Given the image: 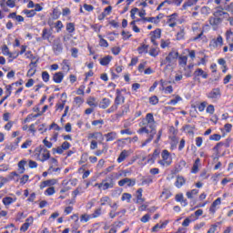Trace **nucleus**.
Returning <instances> with one entry per match:
<instances>
[{"instance_id":"nucleus-2","label":"nucleus","mask_w":233,"mask_h":233,"mask_svg":"<svg viewBox=\"0 0 233 233\" xmlns=\"http://www.w3.org/2000/svg\"><path fill=\"white\" fill-rule=\"evenodd\" d=\"M35 157L38 161L45 163L50 159V151L48 149L38 147L35 149Z\"/></svg>"},{"instance_id":"nucleus-61","label":"nucleus","mask_w":233,"mask_h":233,"mask_svg":"<svg viewBox=\"0 0 233 233\" xmlns=\"http://www.w3.org/2000/svg\"><path fill=\"white\" fill-rule=\"evenodd\" d=\"M210 141H219L221 139V135L214 134L209 137Z\"/></svg>"},{"instance_id":"nucleus-14","label":"nucleus","mask_w":233,"mask_h":233,"mask_svg":"<svg viewBox=\"0 0 233 233\" xmlns=\"http://www.w3.org/2000/svg\"><path fill=\"white\" fill-rule=\"evenodd\" d=\"M115 105H117L119 106V105H123V103H125V96L121 94V90L120 89H116V97H115Z\"/></svg>"},{"instance_id":"nucleus-4","label":"nucleus","mask_w":233,"mask_h":233,"mask_svg":"<svg viewBox=\"0 0 233 233\" xmlns=\"http://www.w3.org/2000/svg\"><path fill=\"white\" fill-rule=\"evenodd\" d=\"M116 182H114V176L109 175L107 177L101 181V191L109 190L114 188Z\"/></svg>"},{"instance_id":"nucleus-9","label":"nucleus","mask_w":233,"mask_h":233,"mask_svg":"<svg viewBox=\"0 0 233 233\" xmlns=\"http://www.w3.org/2000/svg\"><path fill=\"white\" fill-rule=\"evenodd\" d=\"M134 187L136 185V178L125 177L118 181V187Z\"/></svg>"},{"instance_id":"nucleus-44","label":"nucleus","mask_w":233,"mask_h":233,"mask_svg":"<svg viewBox=\"0 0 233 233\" xmlns=\"http://www.w3.org/2000/svg\"><path fill=\"white\" fill-rule=\"evenodd\" d=\"M132 199V195L130 193H123L121 201H127V203H130Z\"/></svg>"},{"instance_id":"nucleus-11","label":"nucleus","mask_w":233,"mask_h":233,"mask_svg":"<svg viewBox=\"0 0 233 233\" xmlns=\"http://www.w3.org/2000/svg\"><path fill=\"white\" fill-rule=\"evenodd\" d=\"M87 139H93V141H99L101 143L103 141V133L101 132H93L87 134Z\"/></svg>"},{"instance_id":"nucleus-34","label":"nucleus","mask_w":233,"mask_h":233,"mask_svg":"<svg viewBox=\"0 0 233 233\" xmlns=\"http://www.w3.org/2000/svg\"><path fill=\"white\" fill-rule=\"evenodd\" d=\"M198 3V0H187L182 5V10H187L190 6H194Z\"/></svg>"},{"instance_id":"nucleus-57","label":"nucleus","mask_w":233,"mask_h":233,"mask_svg":"<svg viewBox=\"0 0 233 233\" xmlns=\"http://www.w3.org/2000/svg\"><path fill=\"white\" fill-rule=\"evenodd\" d=\"M62 68L63 70H66L67 72L68 70H70V63L68 62V60H63Z\"/></svg>"},{"instance_id":"nucleus-10","label":"nucleus","mask_w":233,"mask_h":233,"mask_svg":"<svg viewBox=\"0 0 233 233\" xmlns=\"http://www.w3.org/2000/svg\"><path fill=\"white\" fill-rule=\"evenodd\" d=\"M68 148H70V143L65 141L60 147L53 148V154H63Z\"/></svg>"},{"instance_id":"nucleus-37","label":"nucleus","mask_w":233,"mask_h":233,"mask_svg":"<svg viewBox=\"0 0 233 233\" xmlns=\"http://www.w3.org/2000/svg\"><path fill=\"white\" fill-rule=\"evenodd\" d=\"M110 103H111L110 99L103 98L102 101L100 102L99 106L105 110L106 108H108V106H110Z\"/></svg>"},{"instance_id":"nucleus-29","label":"nucleus","mask_w":233,"mask_h":233,"mask_svg":"<svg viewBox=\"0 0 233 233\" xmlns=\"http://www.w3.org/2000/svg\"><path fill=\"white\" fill-rule=\"evenodd\" d=\"M110 61H112L111 56H106L99 60V63L102 66H106L110 65Z\"/></svg>"},{"instance_id":"nucleus-21","label":"nucleus","mask_w":233,"mask_h":233,"mask_svg":"<svg viewBox=\"0 0 233 233\" xmlns=\"http://www.w3.org/2000/svg\"><path fill=\"white\" fill-rule=\"evenodd\" d=\"M86 104L91 107V108H97V106L99 103L97 102V99L94 96H89L86 100Z\"/></svg>"},{"instance_id":"nucleus-13","label":"nucleus","mask_w":233,"mask_h":233,"mask_svg":"<svg viewBox=\"0 0 233 233\" xmlns=\"http://www.w3.org/2000/svg\"><path fill=\"white\" fill-rule=\"evenodd\" d=\"M177 57H179V53L177 51H171L168 56H166L167 61L168 62V66H172V64Z\"/></svg>"},{"instance_id":"nucleus-27","label":"nucleus","mask_w":233,"mask_h":233,"mask_svg":"<svg viewBox=\"0 0 233 233\" xmlns=\"http://www.w3.org/2000/svg\"><path fill=\"white\" fill-rule=\"evenodd\" d=\"M223 19L222 18H218V17H211L209 18V25H211V26H218V25H221Z\"/></svg>"},{"instance_id":"nucleus-41","label":"nucleus","mask_w":233,"mask_h":233,"mask_svg":"<svg viewBox=\"0 0 233 233\" xmlns=\"http://www.w3.org/2000/svg\"><path fill=\"white\" fill-rule=\"evenodd\" d=\"M194 126H190V125H187L184 127V130L187 134H188L189 136H192V137H194Z\"/></svg>"},{"instance_id":"nucleus-18","label":"nucleus","mask_w":233,"mask_h":233,"mask_svg":"<svg viewBox=\"0 0 233 233\" xmlns=\"http://www.w3.org/2000/svg\"><path fill=\"white\" fill-rule=\"evenodd\" d=\"M194 79L195 81L198 80V77H202L203 79H207L208 77V74H207V72L203 71V69L201 68H198L195 72H194Z\"/></svg>"},{"instance_id":"nucleus-59","label":"nucleus","mask_w":233,"mask_h":233,"mask_svg":"<svg viewBox=\"0 0 233 233\" xmlns=\"http://www.w3.org/2000/svg\"><path fill=\"white\" fill-rule=\"evenodd\" d=\"M118 105H116V103H114L113 106H111L107 110H106V113L107 114H112V112H116V110H117L118 108Z\"/></svg>"},{"instance_id":"nucleus-5","label":"nucleus","mask_w":233,"mask_h":233,"mask_svg":"<svg viewBox=\"0 0 233 233\" xmlns=\"http://www.w3.org/2000/svg\"><path fill=\"white\" fill-rule=\"evenodd\" d=\"M19 143H21V137L15 138L14 142L5 144V152H15V150H17V148H19Z\"/></svg>"},{"instance_id":"nucleus-38","label":"nucleus","mask_w":233,"mask_h":233,"mask_svg":"<svg viewBox=\"0 0 233 233\" xmlns=\"http://www.w3.org/2000/svg\"><path fill=\"white\" fill-rule=\"evenodd\" d=\"M145 199H143V188H138L137 191V203H143Z\"/></svg>"},{"instance_id":"nucleus-17","label":"nucleus","mask_w":233,"mask_h":233,"mask_svg":"<svg viewBox=\"0 0 233 233\" xmlns=\"http://www.w3.org/2000/svg\"><path fill=\"white\" fill-rule=\"evenodd\" d=\"M57 184V180L56 179H48L46 181H43L40 183V188L41 190H43V188H46V187H54V185Z\"/></svg>"},{"instance_id":"nucleus-33","label":"nucleus","mask_w":233,"mask_h":233,"mask_svg":"<svg viewBox=\"0 0 233 233\" xmlns=\"http://www.w3.org/2000/svg\"><path fill=\"white\" fill-rule=\"evenodd\" d=\"M201 162V160L199 158H197L195 160V163L193 164L191 172L192 174H198L199 172V163Z\"/></svg>"},{"instance_id":"nucleus-54","label":"nucleus","mask_w":233,"mask_h":233,"mask_svg":"<svg viewBox=\"0 0 233 233\" xmlns=\"http://www.w3.org/2000/svg\"><path fill=\"white\" fill-rule=\"evenodd\" d=\"M12 86H14V83L12 85L5 86V97L12 96Z\"/></svg>"},{"instance_id":"nucleus-53","label":"nucleus","mask_w":233,"mask_h":233,"mask_svg":"<svg viewBox=\"0 0 233 233\" xmlns=\"http://www.w3.org/2000/svg\"><path fill=\"white\" fill-rule=\"evenodd\" d=\"M42 79L44 83H48L50 81V74L46 71L42 72Z\"/></svg>"},{"instance_id":"nucleus-20","label":"nucleus","mask_w":233,"mask_h":233,"mask_svg":"<svg viewBox=\"0 0 233 233\" xmlns=\"http://www.w3.org/2000/svg\"><path fill=\"white\" fill-rule=\"evenodd\" d=\"M63 79H65V75L63 72H56L53 76V81L58 85L63 83Z\"/></svg>"},{"instance_id":"nucleus-52","label":"nucleus","mask_w":233,"mask_h":233,"mask_svg":"<svg viewBox=\"0 0 233 233\" xmlns=\"http://www.w3.org/2000/svg\"><path fill=\"white\" fill-rule=\"evenodd\" d=\"M74 103L76 106H81L82 103H85V100L81 96H76L74 98Z\"/></svg>"},{"instance_id":"nucleus-48","label":"nucleus","mask_w":233,"mask_h":233,"mask_svg":"<svg viewBox=\"0 0 233 233\" xmlns=\"http://www.w3.org/2000/svg\"><path fill=\"white\" fill-rule=\"evenodd\" d=\"M23 14H25V15H26V17L35 16V11H34V9H32V10L25 9V10H23Z\"/></svg>"},{"instance_id":"nucleus-15","label":"nucleus","mask_w":233,"mask_h":233,"mask_svg":"<svg viewBox=\"0 0 233 233\" xmlns=\"http://www.w3.org/2000/svg\"><path fill=\"white\" fill-rule=\"evenodd\" d=\"M221 205V198H218L209 208L210 214H216L218 209L219 208V206Z\"/></svg>"},{"instance_id":"nucleus-28","label":"nucleus","mask_w":233,"mask_h":233,"mask_svg":"<svg viewBox=\"0 0 233 233\" xmlns=\"http://www.w3.org/2000/svg\"><path fill=\"white\" fill-rule=\"evenodd\" d=\"M187 61H188V56H178V65L182 66V68H185V66H187Z\"/></svg>"},{"instance_id":"nucleus-36","label":"nucleus","mask_w":233,"mask_h":233,"mask_svg":"<svg viewBox=\"0 0 233 233\" xmlns=\"http://www.w3.org/2000/svg\"><path fill=\"white\" fill-rule=\"evenodd\" d=\"M127 157H128V151L123 150L117 158V163H123V161H125V159H127Z\"/></svg>"},{"instance_id":"nucleus-45","label":"nucleus","mask_w":233,"mask_h":233,"mask_svg":"<svg viewBox=\"0 0 233 233\" xmlns=\"http://www.w3.org/2000/svg\"><path fill=\"white\" fill-rule=\"evenodd\" d=\"M61 172L60 167H56V166H50L48 168L49 174H59Z\"/></svg>"},{"instance_id":"nucleus-60","label":"nucleus","mask_w":233,"mask_h":233,"mask_svg":"<svg viewBox=\"0 0 233 233\" xmlns=\"http://www.w3.org/2000/svg\"><path fill=\"white\" fill-rule=\"evenodd\" d=\"M99 38H100L99 45L101 46H104V48H108V42L105 38H102L101 35H99Z\"/></svg>"},{"instance_id":"nucleus-1","label":"nucleus","mask_w":233,"mask_h":233,"mask_svg":"<svg viewBox=\"0 0 233 233\" xmlns=\"http://www.w3.org/2000/svg\"><path fill=\"white\" fill-rule=\"evenodd\" d=\"M138 127V134H147V139L142 141L141 148L147 147L149 143H152L154 137H156V134H157L156 119H154V114L147 113L146 117L142 118L139 122Z\"/></svg>"},{"instance_id":"nucleus-32","label":"nucleus","mask_w":233,"mask_h":233,"mask_svg":"<svg viewBox=\"0 0 233 233\" xmlns=\"http://www.w3.org/2000/svg\"><path fill=\"white\" fill-rule=\"evenodd\" d=\"M167 225H168V220H166V221L162 222L161 224H156L152 228V232H157V230H159V228H165L167 227Z\"/></svg>"},{"instance_id":"nucleus-30","label":"nucleus","mask_w":233,"mask_h":233,"mask_svg":"<svg viewBox=\"0 0 233 233\" xmlns=\"http://www.w3.org/2000/svg\"><path fill=\"white\" fill-rule=\"evenodd\" d=\"M186 182L187 180H185V177L178 176L177 177L175 186L177 187V188H181V187H183V185H185Z\"/></svg>"},{"instance_id":"nucleus-3","label":"nucleus","mask_w":233,"mask_h":233,"mask_svg":"<svg viewBox=\"0 0 233 233\" xmlns=\"http://www.w3.org/2000/svg\"><path fill=\"white\" fill-rule=\"evenodd\" d=\"M161 160H158V165H161V167H170L172 165V155H170V152L168 150L164 149L161 152Z\"/></svg>"},{"instance_id":"nucleus-39","label":"nucleus","mask_w":233,"mask_h":233,"mask_svg":"<svg viewBox=\"0 0 233 233\" xmlns=\"http://www.w3.org/2000/svg\"><path fill=\"white\" fill-rule=\"evenodd\" d=\"M151 183H154V178L150 176L143 177H142V185H151Z\"/></svg>"},{"instance_id":"nucleus-51","label":"nucleus","mask_w":233,"mask_h":233,"mask_svg":"<svg viewBox=\"0 0 233 233\" xmlns=\"http://www.w3.org/2000/svg\"><path fill=\"white\" fill-rule=\"evenodd\" d=\"M56 194V187H50L45 191V196H54Z\"/></svg>"},{"instance_id":"nucleus-7","label":"nucleus","mask_w":233,"mask_h":233,"mask_svg":"<svg viewBox=\"0 0 233 233\" xmlns=\"http://www.w3.org/2000/svg\"><path fill=\"white\" fill-rule=\"evenodd\" d=\"M53 52L56 56H59V54L63 53V43H61V39L57 38L53 43Z\"/></svg>"},{"instance_id":"nucleus-26","label":"nucleus","mask_w":233,"mask_h":233,"mask_svg":"<svg viewBox=\"0 0 233 233\" xmlns=\"http://www.w3.org/2000/svg\"><path fill=\"white\" fill-rule=\"evenodd\" d=\"M52 35V30L48 29V28H44L42 31V39H44L45 41L50 39Z\"/></svg>"},{"instance_id":"nucleus-58","label":"nucleus","mask_w":233,"mask_h":233,"mask_svg":"<svg viewBox=\"0 0 233 233\" xmlns=\"http://www.w3.org/2000/svg\"><path fill=\"white\" fill-rule=\"evenodd\" d=\"M90 218L91 217L89 215L84 214L81 216L80 221H81V223H87V221H90Z\"/></svg>"},{"instance_id":"nucleus-49","label":"nucleus","mask_w":233,"mask_h":233,"mask_svg":"<svg viewBox=\"0 0 233 233\" xmlns=\"http://www.w3.org/2000/svg\"><path fill=\"white\" fill-rule=\"evenodd\" d=\"M151 37H154L155 39H160L161 29H156L155 31L151 32Z\"/></svg>"},{"instance_id":"nucleus-19","label":"nucleus","mask_w":233,"mask_h":233,"mask_svg":"<svg viewBox=\"0 0 233 233\" xmlns=\"http://www.w3.org/2000/svg\"><path fill=\"white\" fill-rule=\"evenodd\" d=\"M226 39H227V41H228L230 43L229 44V52H232L233 51V32H232V29H228L226 32Z\"/></svg>"},{"instance_id":"nucleus-64","label":"nucleus","mask_w":233,"mask_h":233,"mask_svg":"<svg viewBox=\"0 0 233 233\" xmlns=\"http://www.w3.org/2000/svg\"><path fill=\"white\" fill-rule=\"evenodd\" d=\"M140 221H141L142 223H148V222L150 221V215H149V214L144 215V216L141 218Z\"/></svg>"},{"instance_id":"nucleus-47","label":"nucleus","mask_w":233,"mask_h":233,"mask_svg":"<svg viewBox=\"0 0 233 233\" xmlns=\"http://www.w3.org/2000/svg\"><path fill=\"white\" fill-rule=\"evenodd\" d=\"M157 157H159V150L156 149L153 152L152 157L148 160V163H155Z\"/></svg>"},{"instance_id":"nucleus-62","label":"nucleus","mask_w":233,"mask_h":233,"mask_svg":"<svg viewBox=\"0 0 233 233\" xmlns=\"http://www.w3.org/2000/svg\"><path fill=\"white\" fill-rule=\"evenodd\" d=\"M160 46L161 48H168L170 46V40H161Z\"/></svg>"},{"instance_id":"nucleus-24","label":"nucleus","mask_w":233,"mask_h":233,"mask_svg":"<svg viewBox=\"0 0 233 233\" xmlns=\"http://www.w3.org/2000/svg\"><path fill=\"white\" fill-rule=\"evenodd\" d=\"M100 203V207H105L106 205H110V203H112V198H110V197L108 196H104L100 198L99 200Z\"/></svg>"},{"instance_id":"nucleus-50","label":"nucleus","mask_w":233,"mask_h":233,"mask_svg":"<svg viewBox=\"0 0 233 233\" xmlns=\"http://www.w3.org/2000/svg\"><path fill=\"white\" fill-rule=\"evenodd\" d=\"M138 54H147L148 52V46L142 45L137 48Z\"/></svg>"},{"instance_id":"nucleus-40","label":"nucleus","mask_w":233,"mask_h":233,"mask_svg":"<svg viewBox=\"0 0 233 233\" xmlns=\"http://www.w3.org/2000/svg\"><path fill=\"white\" fill-rule=\"evenodd\" d=\"M66 30L68 32V34H74V32H76V24L67 23L66 26Z\"/></svg>"},{"instance_id":"nucleus-8","label":"nucleus","mask_w":233,"mask_h":233,"mask_svg":"<svg viewBox=\"0 0 233 233\" xmlns=\"http://www.w3.org/2000/svg\"><path fill=\"white\" fill-rule=\"evenodd\" d=\"M207 97L208 99H213V101L219 99L221 97V89L219 88L212 89L209 93L207 94Z\"/></svg>"},{"instance_id":"nucleus-31","label":"nucleus","mask_w":233,"mask_h":233,"mask_svg":"<svg viewBox=\"0 0 233 233\" xmlns=\"http://www.w3.org/2000/svg\"><path fill=\"white\" fill-rule=\"evenodd\" d=\"M213 15H214V17L221 18V17H223V15H227V13L225 11H223V8L217 7Z\"/></svg>"},{"instance_id":"nucleus-16","label":"nucleus","mask_w":233,"mask_h":233,"mask_svg":"<svg viewBox=\"0 0 233 233\" xmlns=\"http://www.w3.org/2000/svg\"><path fill=\"white\" fill-rule=\"evenodd\" d=\"M192 30L193 32H200L197 36L193 38V41H198L203 35V30H201V26L199 25V23H194L192 25Z\"/></svg>"},{"instance_id":"nucleus-22","label":"nucleus","mask_w":233,"mask_h":233,"mask_svg":"<svg viewBox=\"0 0 233 233\" xmlns=\"http://www.w3.org/2000/svg\"><path fill=\"white\" fill-rule=\"evenodd\" d=\"M186 35H187V32L185 31V28L180 27L179 30L177 31V35H176L177 41L185 40Z\"/></svg>"},{"instance_id":"nucleus-12","label":"nucleus","mask_w":233,"mask_h":233,"mask_svg":"<svg viewBox=\"0 0 233 233\" xmlns=\"http://www.w3.org/2000/svg\"><path fill=\"white\" fill-rule=\"evenodd\" d=\"M209 46L213 48H221V46H223V36L218 35L217 38H213Z\"/></svg>"},{"instance_id":"nucleus-6","label":"nucleus","mask_w":233,"mask_h":233,"mask_svg":"<svg viewBox=\"0 0 233 233\" xmlns=\"http://www.w3.org/2000/svg\"><path fill=\"white\" fill-rule=\"evenodd\" d=\"M15 177H19V175L16 172H11L7 177H0V188H3L5 183L8 181H14Z\"/></svg>"},{"instance_id":"nucleus-23","label":"nucleus","mask_w":233,"mask_h":233,"mask_svg":"<svg viewBox=\"0 0 233 233\" xmlns=\"http://www.w3.org/2000/svg\"><path fill=\"white\" fill-rule=\"evenodd\" d=\"M104 137H106V141L108 143L110 141H115V139H117V133L112 131L107 134L104 135Z\"/></svg>"},{"instance_id":"nucleus-42","label":"nucleus","mask_w":233,"mask_h":233,"mask_svg":"<svg viewBox=\"0 0 233 233\" xmlns=\"http://www.w3.org/2000/svg\"><path fill=\"white\" fill-rule=\"evenodd\" d=\"M198 194H199V190L198 189H192L190 191H187L186 193V196L188 199H192V198H194V196H198Z\"/></svg>"},{"instance_id":"nucleus-43","label":"nucleus","mask_w":233,"mask_h":233,"mask_svg":"<svg viewBox=\"0 0 233 233\" xmlns=\"http://www.w3.org/2000/svg\"><path fill=\"white\" fill-rule=\"evenodd\" d=\"M25 165H26V160H21L18 163V171L20 174H25Z\"/></svg>"},{"instance_id":"nucleus-55","label":"nucleus","mask_w":233,"mask_h":233,"mask_svg":"<svg viewBox=\"0 0 233 233\" xmlns=\"http://www.w3.org/2000/svg\"><path fill=\"white\" fill-rule=\"evenodd\" d=\"M2 54L4 56H8L9 57H12V53L10 52V50L8 49V46H4L2 47Z\"/></svg>"},{"instance_id":"nucleus-63","label":"nucleus","mask_w":233,"mask_h":233,"mask_svg":"<svg viewBox=\"0 0 233 233\" xmlns=\"http://www.w3.org/2000/svg\"><path fill=\"white\" fill-rule=\"evenodd\" d=\"M66 103V100H63L62 103L56 104V110H59L62 112L63 108H65V105Z\"/></svg>"},{"instance_id":"nucleus-56","label":"nucleus","mask_w":233,"mask_h":233,"mask_svg":"<svg viewBox=\"0 0 233 233\" xmlns=\"http://www.w3.org/2000/svg\"><path fill=\"white\" fill-rule=\"evenodd\" d=\"M162 86L165 94H172L174 92V88L172 87V86L165 87V84L162 83Z\"/></svg>"},{"instance_id":"nucleus-35","label":"nucleus","mask_w":233,"mask_h":233,"mask_svg":"<svg viewBox=\"0 0 233 233\" xmlns=\"http://www.w3.org/2000/svg\"><path fill=\"white\" fill-rule=\"evenodd\" d=\"M128 110H130V107H128L127 105H124L121 106V112L116 114L117 117H123V116H125V114L128 113Z\"/></svg>"},{"instance_id":"nucleus-25","label":"nucleus","mask_w":233,"mask_h":233,"mask_svg":"<svg viewBox=\"0 0 233 233\" xmlns=\"http://www.w3.org/2000/svg\"><path fill=\"white\" fill-rule=\"evenodd\" d=\"M16 198H12V197H5L2 199V203L5 206V207H9V205H12V203H15Z\"/></svg>"},{"instance_id":"nucleus-46","label":"nucleus","mask_w":233,"mask_h":233,"mask_svg":"<svg viewBox=\"0 0 233 233\" xmlns=\"http://www.w3.org/2000/svg\"><path fill=\"white\" fill-rule=\"evenodd\" d=\"M149 56H151V57H157V56H159V49L157 47H152L149 50Z\"/></svg>"}]
</instances>
